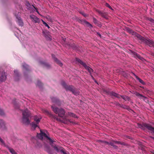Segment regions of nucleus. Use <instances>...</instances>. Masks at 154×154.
Returning a JSON list of instances; mask_svg holds the SVG:
<instances>
[{
  "mask_svg": "<svg viewBox=\"0 0 154 154\" xmlns=\"http://www.w3.org/2000/svg\"><path fill=\"white\" fill-rule=\"evenodd\" d=\"M97 11L102 17L105 18H107V14L106 13L102 12L99 10H97Z\"/></svg>",
  "mask_w": 154,
  "mask_h": 154,
  "instance_id": "18",
  "label": "nucleus"
},
{
  "mask_svg": "<svg viewBox=\"0 0 154 154\" xmlns=\"http://www.w3.org/2000/svg\"><path fill=\"white\" fill-rule=\"evenodd\" d=\"M6 79V76L4 72H2L1 74V75L0 78V82L4 81Z\"/></svg>",
  "mask_w": 154,
  "mask_h": 154,
  "instance_id": "12",
  "label": "nucleus"
},
{
  "mask_svg": "<svg viewBox=\"0 0 154 154\" xmlns=\"http://www.w3.org/2000/svg\"><path fill=\"white\" fill-rule=\"evenodd\" d=\"M51 108L54 112L56 114H58L59 117H63L64 116L65 111L62 108L59 109L54 106H51Z\"/></svg>",
  "mask_w": 154,
  "mask_h": 154,
  "instance_id": "3",
  "label": "nucleus"
},
{
  "mask_svg": "<svg viewBox=\"0 0 154 154\" xmlns=\"http://www.w3.org/2000/svg\"><path fill=\"white\" fill-rule=\"evenodd\" d=\"M33 7L36 10V12L37 13H39V12H38V11L37 8H35L34 6H33Z\"/></svg>",
  "mask_w": 154,
  "mask_h": 154,
  "instance_id": "39",
  "label": "nucleus"
},
{
  "mask_svg": "<svg viewBox=\"0 0 154 154\" xmlns=\"http://www.w3.org/2000/svg\"><path fill=\"white\" fill-rule=\"evenodd\" d=\"M0 141L2 143V145H4V146H5V143L4 141L1 138V137H0Z\"/></svg>",
  "mask_w": 154,
  "mask_h": 154,
  "instance_id": "32",
  "label": "nucleus"
},
{
  "mask_svg": "<svg viewBox=\"0 0 154 154\" xmlns=\"http://www.w3.org/2000/svg\"><path fill=\"white\" fill-rule=\"evenodd\" d=\"M52 57L53 59H54V61H55L57 63L60 65V66H62V63L59 60H58L57 58L55 57L54 55L52 54Z\"/></svg>",
  "mask_w": 154,
  "mask_h": 154,
  "instance_id": "11",
  "label": "nucleus"
},
{
  "mask_svg": "<svg viewBox=\"0 0 154 154\" xmlns=\"http://www.w3.org/2000/svg\"><path fill=\"white\" fill-rule=\"evenodd\" d=\"M127 30L129 33H134L133 31L128 28L127 29Z\"/></svg>",
  "mask_w": 154,
  "mask_h": 154,
  "instance_id": "31",
  "label": "nucleus"
},
{
  "mask_svg": "<svg viewBox=\"0 0 154 154\" xmlns=\"http://www.w3.org/2000/svg\"><path fill=\"white\" fill-rule=\"evenodd\" d=\"M79 13L82 14L83 16L85 17H88V15L85 14L84 12L82 11H80Z\"/></svg>",
  "mask_w": 154,
  "mask_h": 154,
  "instance_id": "29",
  "label": "nucleus"
},
{
  "mask_svg": "<svg viewBox=\"0 0 154 154\" xmlns=\"http://www.w3.org/2000/svg\"><path fill=\"white\" fill-rule=\"evenodd\" d=\"M42 21L43 22V24L46 26L48 27V28H50V26H49V25L46 23H45L44 21L42 20Z\"/></svg>",
  "mask_w": 154,
  "mask_h": 154,
  "instance_id": "33",
  "label": "nucleus"
},
{
  "mask_svg": "<svg viewBox=\"0 0 154 154\" xmlns=\"http://www.w3.org/2000/svg\"><path fill=\"white\" fill-rule=\"evenodd\" d=\"M40 139V137H41V136H39V137H38Z\"/></svg>",
  "mask_w": 154,
  "mask_h": 154,
  "instance_id": "48",
  "label": "nucleus"
},
{
  "mask_svg": "<svg viewBox=\"0 0 154 154\" xmlns=\"http://www.w3.org/2000/svg\"><path fill=\"white\" fill-rule=\"evenodd\" d=\"M72 92L73 94L75 95H78L80 93L78 89L75 88V87H74L73 89V90Z\"/></svg>",
  "mask_w": 154,
  "mask_h": 154,
  "instance_id": "20",
  "label": "nucleus"
},
{
  "mask_svg": "<svg viewBox=\"0 0 154 154\" xmlns=\"http://www.w3.org/2000/svg\"><path fill=\"white\" fill-rule=\"evenodd\" d=\"M96 25H97L98 26L100 27H101L102 26V25L101 23L98 21Z\"/></svg>",
  "mask_w": 154,
  "mask_h": 154,
  "instance_id": "38",
  "label": "nucleus"
},
{
  "mask_svg": "<svg viewBox=\"0 0 154 154\" xmlns=\"http://www.w3.org/2000/svg\"><path fill=\"white\" fill-rule=\"evenodd\" d=\"M97 35H98L100 37V38H101V34H100L99 32H97Z\"/></svg>",
  "mask_w": 154,
  "mask_h": 154,
  "instance_id": "40",
  "label": "nucleus"
},
{
  "mask_svg": "<svg viewBox=\"0 0 154 154\" xmlns=\"http://www.w3.org/2000/svg\"><path fill=\"white\" fill-rule=\"evenodd\" d=\"M135 77L139 81V82L141 83L143 85H145V83L144 81L142 80L141 79H140L139 77L138 76H137V75H136L135 74L133 73Z\"/></svg>",
  "mask_w": 154,
  "mask_h": 154,
  "instance_id": "19",
  "label": "nucleus"
},
{
  "mask_svg": "<svg viewBox=\"0 0 154 154\" xmlns=\"http://www.w3.org/2000/svg\"><path fill=\"white\" fill-rule=\"evenodd\" d=\"M121 144L122 145H125V143L123 142H121Z\"/></svg>",
  "mask_w": 154,
  "mask_h": 154,
  "instance_id": "43",
  "label": "nucleus"
},
{
  "mask_svg": "<svg viewBox=\"0 0 154 154\" xmlns=\"http://www.w3.org/2000/svg\"><path fill=\"white\" fill-rule=\"evenodd\" d=\"M45 150L49 154L51 153V150L50 147L49 146H46L45 148Z\"/></svg>",
  "mask_w": 154,
  "mask_h": 154,
  "instance_id": "22",
  "label": "nucleus"
},
{
  "mask_svg": "<svg viewBox=\"0 0 154 154\" xmlns=\"http://www.w3.org/2000/svg\"><path fill=\"white\" fill-rule=\"evenodd\" d=\"M108 94L111 96H114L118 98H120V95L114 92H108Z\"/></svg>",
  "mask_w": 154,
  "mask_h": 154,
  "instance_id": "13",
  "label": "nucleus"
},
{
  "mask_svg": "<svg viewBox=\"0 0 154 154\" xmlns=\"http://www.w3.org/2000/svg\"><path fill=\"white\" fill-rule=\"evenodd\" d=\"M8 148L10 152L12 154H17V153L15 152L14 150L12 148H11L9 147H8Z\"/></svg>",
  "mask_w": 154,
  "mask_h": 154,
  "instance_id": "24",
  "label": "nucleus"
},
{
  "mask_svg": "<svg viewBox=\"0 0 154 154\" xmlns=\"http://www.w3.org/2000/svg\"><path fill=\"white\" fill-rule=\"evenodd\" d=\"M121 97L123 99L126 100L127 99H128V96H121L120 95V98Z\"/></svg>",
  "mask_w": 154,
  "mask_h": 154,
  "instance_id": "28",
  "label": "nucleus"
},
{
  "mask_svg": "<svg viewBox=\"0 0 154 154\" xmlns=\"http://www.w3.org/2000/svg\"><path fill=\"white\" fill-rule=\"evenodd\" d=\"M99 141L101 143H103L105 144H108V145H110L112 146H113L115 148H116L117 147L114 144V143H112V142L109 143V142H106V141H102L101 140H100Z\"/></svg>",
  "mask_w": 154,
  "mask_h": 154,
  "instance_id": "10",
  "label": "nucleus"
},
{
  "mask_svg": "<svg viewBox=\"0 0 154 154\" xmlns=\"http://www.w3.org/2000/svg\"><path fill=\"white\" fill-rule=\"evenodd\" d=\"M83 22L86 25H87L88 26L90 27H92V25L90 24L88 22H87L86 20H83Z\"/></svg>",
  "mask_w": 154,
  "mask_h": 154,
  "instance_id": "27",
  "label": "nucleus"
},
{
  "mask_svg": "<svg viewBox=\"0 0 154 154\" xmlns=\"http://www.w3.org/2000/svg\"><path fill=\"white\" fill-rule=\"evenodd\" d=\"M93 22L95 24H97V23H98V21L94 17L93 18Z\"/></svg>",
  "mask_w": 154,
  "mask_h": 154,
  "instance_id": "35",
  "label": "nucleus"
},
{
  "mask_svg": "<svg viewBox=\"0 0 154 154\" xmlns=\"http://www.w3.org/2000/svg\"><path fill=\"white\" fill-rule=\"evenodd\" d=\"M14 75L17 76H19L18 72L17 70H15L14 71Z\"/></svg>",
  "mask_w": 154,
  "mask_h": 154,
  "instance_id": "34",
  "label": "nucleus"
},
{
  "mask_svg": "<svg viewBox=\"0 0 154 154\" xmlns=\"http://www.w3.org/2000/svg\"><path fill=\"white\" fill-rule=\"evenodd\" d=\"M69 115L71 116L74 117L75 118L76 117V116L75 115L72 113V112H69Z\"/></svg>",
  "mask_w": 154,
  "mask_h": 154,
  "instance_id": "30",
  "label": "nucleus"
},
{
  "mask_svg": "<svg viewBox=\"0 0 154 154\" xmlns=\"http://www.w3.org/2000/svg\"><path fill=\"white\" fill-rule=\"evenodd\" d=\"M150 137H151V138H152V139H153L154 140V137H152V136H150Z\"/></svg>",
  "mask_w": 154,
  "mask_h": 154,
  "instance_id": "46",
  "label": "nucleus"
},
{
  "mask_svg": "<svg viewBox=\"0 0 154 154\" xmlns=\"http://www.w3.org/2000/svg\"><path fill=\"white\" fill-rule=\"evenodd\" d=\"M45 112H46V113H49V112H48V111L47 110H46L45 111Z\"/></svg>",
  "mask_w": 154,
  "mask_h": 154,
  "instance_id": "44",
  "label": "nucleus"
},
{
  "mask_svg": "<svg viewBox=\"0 0 154 154\" xmlns=\"http://www.w3.org/2000/svg\"><path fill=\"white\" fill-rule=\"evenodd\" d=\"M51 146L53 147L54 149L57 152H61L63 154H67L65 150L62 147L59 146H57L55 145L54 144H52L51 143Z\"/></svg>",
  "mask_w": 154,
  "mask_h": 154,
  "instance_id": "5",
  "label": "nucleus"
},
{
  "mask_svg": "<svg viewBox=\"0 0 154 154\" xmlns=\"http://www.w3.org/2000/svg\"><path fill=\"white\" fill-rule=\"evenodd\" d=\"M62 85L64 87L66 91H69L72 92L74 88V87L71 85H67L66 83L64 82H63L61 83Z\"/></svg>",
  "mask_w": 154,
  "mask_h": 154,
  "instance_id": "7",
  "label": "nucleus"
},
{
  "mask_svg": "<svg viewBox=\"0 0 154 154\" xmlns=\"http://www.w3.org/2000/svg\"><path fill=\"white\" fill-rule=\"evenodd\" d=\"M5 124L4 121L0 119V128L4 127Z\"/></svg>",
  "mask_w": 154,
  "mask_h": 154,
  "instance_id": "23",
  "label": "nucleus"
},
{
  "mask_svg": "<svg viewBox=\"0 0 154 154\" xmlns=\"http://www.w3.org/2000/svg\"><path fill=\"white\" fill-rule=\"evenodd\" d=\"M22 116V123L25 125H29L30 122L29 118L31 116V113L27 109L23 111Z\"/></svg>",
  "mask_w": 154,
  "mask_h": 154,
  "instance_id": "1",
  "label": "nucleus"
},
{
  "mask_svg": "<svg viewBox=\"0 0 154 154\" xmlns=\"http://www.w3.org/2000/svg\"><path fill=\"white\" fill-rule=\"evenodd\" d=\"M39 136H41V137H40V139H42L43 137H44L48 139L50 141L52 144H53V141L49 137L47 134L44 132H43L42 130H40V133L37 134V137H39Z\"/></svg>",
  "mask_w": 154,
  "mask_h": 154,
  "instance_id": "6",
  "label": "nucleus"
},
{
  "mask_svg": "<svg viewBox=\"0 0 154 154\" xmlns=\"http://www.w3.org/2000/svg\"><path fill=\"white\" fill-rule=\"evenodd\" d=\"M16 18L17 20V22L18 24L21 26H23V23L22 20H21L20 17H19L17 16Z\"/></svg>",
  "mask_w": 154,
  "mask_h": 154,
  "instance_id": "14",
  "label": "nucleus"
},
{
  "mask_svg": "<svg viewBox=\"0 0 154 154\" xmlns=\"http://www.w3.org/2000/svg\"><path fill=\"white\" fill-rule=\"evenodd\" d=\"M4 114V112L3 110L0 109V115L2 116Z\"/></svg>",
  "mask_w": 154,
  "mask_h": 154,
  "instance_id": "37",
  "label": "nucleus"
},
{
  "mask_svg": "<svg viewBox=\"0 0 154 154\" xmlns=\"http://www.w3.org/2000/svg\"><path fill=\"white\" fill-rule=\"evenodd\" d=\"M106 6L108 7L109 8V9H112V10H113V9H112V7L110 6V5L107 3H106Z\"/></svg>",
  "mask_w": 154,
  "mask_h": 154,
  "instance_id": "36",
  "label": "nucleus"
},
{
  "mask_svg": "<svg viewBox=\"0 0 154 154\" xmlns=\"http://www.w3.org/2000/svg\"><path fill=\"white\" fill-rule=\"evenodd\" d=\"M51 99L53 102L55 103H57L59 101V100L56 97H53Z\"/></svg>",
  "mask_w": 154,
  "mask_h": 154,
  "instance_id": "26",
  "label": "nucleus"
},
{
  "mask_svg": "<svg viewBox=\"0 0 154 154\" xmlns=\"http://www.w3.org/2000/svg\"><path fill=\"white\" fill-rule=\"evenodd\" d=\"M134 94L137 96L140 99H142L143 98V100H144L146 99H147V98L143 96L142 95L140 94L137 92H135Z\"/></svg>",
  "mask_w": 154,
  "mask_h": 154,
  "instance_id": "16",
  "label": "nucleus"
},
{
  "mask_svg": "<svg viewBox=\"0 0 154 154\" xmlns=\"http://www.w3.org/2000/svg\"><path fill=\"white\" fill-rule=\"evenodd\" d=\"M22 66L26 71H29V66L28 65L24 63L23 64Z\"/></svg>",
  "mask_w": 154,
  "mask_h": 154,
  "instance_id": "21",
  "label": "nucleus"
},
{
  "mask_svg": "<svg viewBox=\"0 0 154 154\" xmlns=\"http://www.w3.org/2000/svg\"><path fill=\"white\" fill-rule=\"evenodd\" d=\"M116 143H118V144H121V142H120V141H116Z\"/></svg>",
  "mask_w": 154,
  "mask_h": 154,
  "instance_id": "41",
  "label": "nucleus"
},
{
  "mask_svg": "<svg viewBox=\"0 0 154 154\" xmlns=\"http://www.w3.org/2000/svg\"><path fill=\"white\" fill-rule=\"evenodd\" d=\"M36 84V86H38L39 88H41L43 85L42 83L39 80L37 81Z\"/></svg>",
  "mask_w": 154,
  "mask_h": 154,
  "instance_id": "25",
  "label": "nucleus"
},
{
  "mask_svg": "<svg viewBox=\"0 0 154 154\" xmlns=\"http://www.w3.org/2000/svg\"><path fill=\"white\" fill-rule=\"evenodd\" d=\"M137 37L142 42L145 44L150 47H154V41H152L149 39L148 40L146 39L143 37L139 35H138Z\"/></svg>",
  "mask_w": 154,
  "mask_h": 154,
  "instance_id": "2",
  "label": "nucleus"
},
{
  "mask_svg": "<svg viewBox=\"0 0 154 154\" xmlns=\"http://www.w3.org/2000/svg\"><path fill=\"white\" fill-rule=\"evenodd\" d=\"M38 118H38V117L36 116H34V119H38Z\"/></svg>",
  "mask_w": 154,
  "mask_h": 154,
  "instance_id": "42",
  "label": "nucleus"
},
{
  "mask_svg": "<svg viewBox=\"0 0 154 154\" xmlns=\"http://www.w3.org/2000/svg\"><path fill=\"white\" fill-rule=\"evenodd\" d=\"M151 152L153 154H154V150H152V151H151Z\"/></svg>",
  "mask_w": 154,
  "mask_h": 154,
  "instance_id": "45",
  "label": "nucleus"
},
{
  "mask_svg": "<svg viewBox=\"0 0 154 154\" xmlns=\"http://www.w3.org/2000/svg\"><path fill=\"white\" fill-rule=\"evenodd\" d=\"M76 60L81 65L83 66L87 70L90 74L93 71L92 69L89 66H88L85 63L82 62L81 60L77 58H76Z\"/></svg>",
  "mask_w": 154,
  "mask_h": 154,
  "instance_id": "4",
  "label": "nucleus"
},
{
  "mask_svg": "<svg viewBox=\"0 0 154 154\" xmlns=\"http://www.w3.org/2000/svg\"><path fill=\"white\" fill-rule=\"evenodd\" d=\"M41 118H38V119H34V121L32 123V126L35 129L37 126V125L40 122Z\"/></svg>",
  "mask_w": 154,
  "mask_h": 154,
  "instance_id": "9",
  "label": "nucleus"
},
{
  "mask_svg": "<svg viewBox=\"0 0 154 154\" xmlns=\"http://www.w3.org/2000/svg\"><path fill=\"white\" fill-rule=\"evenodd\" d=\"M48 38L50 40H51V38L50 37H48Z\"/></svg>",
  "mask_w": 154,
  "mask_h": 154,
  "instance_id": "47",
  "label": "nucleus"
},
{
  "mask_svg": "<svg viewBox=\"0 0 154 154\" xmlns=\"http://www.w3.org/2000/svg\"><path fill=\"white\" fill-rule=\"evenodd\" d=\"M39 63L42 65L43 66L47 68H49L50 67V65L47 62L43 61H40Z\"/></svg>",
  "mask_w": 154,
  "mask_h": 154,
  "instance_id": "15",
  "label": "nucleus"
},
{
  "mask_svg": "<svg viewBox=\"0 0 154 154\" xmlns=\"http://www.w3.org/2000/svg\"><path fill=\"white\" fill-rule=\"evenodd\" d=\"M30 18L32 21L34 23H40V20L39 18H38L36 16L34 15H31L30 16Z\"/></svg>",
  "mask_w": 154,
  "mask_h": 154,
  "instance_id": "8",
  "label": "nucleus"
},
{
  "mask_svg": "<svg viewBox=\"0 0 154 154\" xmlns=\"http://www.w3.org/2000/svg\"><path fill=\"white\" fill-rule=\"evenodd\" d=\"M133 55L136 58H138L140 60L143 59V58L141 57L139 54H138L137 53L135 52H132Z\"/></svg>",
  "mask_w": 154,
  "mask_h": 154,
  "instance_id": "17",
  "label": "nucleus"
}]
</instances>
